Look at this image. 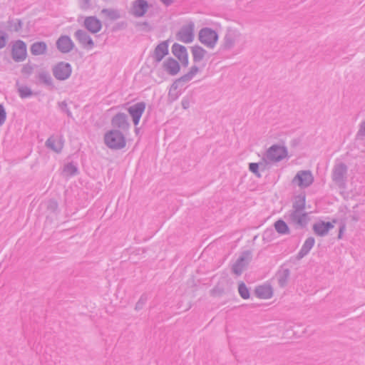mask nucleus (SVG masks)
I'll return each mask as SVG.
<instances>
[{
    "instance_id": "7c9ffc66",
    "label": "nucleus",
    "mask_w": 365,
    "mask_h": 365,
    "mask_svg": "<svg viewBox=\"0 0 365 365\" xmlns=\"http://www.w3.org/2000/svg\"><path fill=\"white\" fill-rule=\"evenodd\" d=\"M274 227L280 235H289L290 233L287 224L282 219L277 220L274 224Z\"/></svg>"
},
{
    "instance_id": "f03ea898",
    "label": "nucleus",
    "mask_w": 365,
    "mask_h": 365,
    "mask_svg": "<svg viewBox=\"0 0 365 365\" xmlns=\"http://www.w3.org/2000/svg\"><path fill=\"white\" fill-rule=\"evenodd\" d=\"M104 143L112 150H120L125 147L126 140L123 133L117 129L110 130L104 135Z\"/></svg>"
},
{
    "instance_id": "de8ad7c7",
    "label": "nucleus",
    "mask_w": 365,
    "mask_h": 365,
    "mask_svg": "<svg viewBox=\"0 0 365 365\" xmlns=\"http://www.w3.org/2000/svg\"><path fill=\"white\" fill-rule=\"evenodd\" d=\"M12 27L15 31H19L22 29L23 23L20 19H16Z\"/></svg>"
},
{
    "instance_id": "3c124183",
    "label": "nucleus",
    "mask_w": 365,
    "mask_h": 365,
    "mask_svg": "<svg viewBox=\"0 0 365 365\" xmlns=\"http://www.w3.org/2000/svg\"><path fill=\"white\" fill-rule=\"evenodd\" d=\"M58 207V204L56 201H51L48 208L52 209L53 210H55Z\"/></svg>"
},
{
    "instance_id": "0eeeda50",
    "label": "nucleus",
    "mask_w": 365,
    "mask_h": 365,
    "mask_svg": "<svg viewBox=\"0 0 365 365\" xmlns=\"http://www.w3.org/2000/svg\"><path fill=\"white\" fill-rule=\"evenodd\" d=\"M265 155L269 161L279 162L287 155V150L284 146L273 145L267 150Z\"/></svg>"
},
{
    "instance_id": "49530a36",
    "label": "nucleus",
    "mask_w": 365,
    "mask_h": 365,
    "mask_svg": "<svg viewBox=\"0 0 365 365\" xmlns=\"http://www.w3.org/2000/svg\"><path fill=\"white\" fill-rule=\"evenodd\" d=\"M181 105L183 109L186 110L190 108V99L189 97H184L182 99Z\"/></svg>"
},
{
    "instance_id": "ddd939ff",
    "label": "nucleus",
    "mask_w": 365,
    "mask_h": 365,
    "mask_svg": "<svg viewBox=\"0 0 365 365\" xmlns=\"http://www.w3.org/2000/svg\"><path fill=\"white\" fill-rule=\"evenodd\" d=\"M74 37L83 48L91 49L94 47V42L90 35L83 29H78L74 33Z\"/></svg>"
},
{
    "instance_id": "9d476101",
    "label": "nucleus",
    "mask_w": 365,
    "mask_h": 365,
    "mask_svg": "<svg viewBox=\"0 0 365 365\" xmlns=\"http://www.w3.org/2000/svg\"><path fill=\"white\" fill-rule=\"evenodd\" d=\"M12 58L16 62H21L26 59L27 56L26 44L21 40H17L12 46Z\"/></svg>"
},
{
    "instance_id": "2eb2a0df",
    "label": "nucleus",
    "mask_w": 365,
    "mask_h": 365,
    "mask_svg": "<svg viewBox=\"0 0 365 365\" xmlns=\"http://www.w3.org/2000/svg\"><path fill=\"white\" fill-rule=\"evenodd\" d=\"M57 49L62 53H68L71 51L75 44L67 35L61 36L56 42Z\"/></svg>"
},
{
    "instance_id": "4be33fe9",
    "label": "nucleus",
    "mask_w": 365,
    "mask_h": 365,
    "mask_svg": "<svg viewBox=\"0 0 365 365\" xmlns=\"http://www.w3.org/2000/svg\"><path fill=\"white\" fill-rule=\"evenodd\" d=\"M315 243V240L313 237H308L304 242L301 250L297 255V259H301L305 257L312 249Z\"/></svg>"
},
{
    "instance_id": "37998d69",
    "label": "nucleus",
    "mask_w": 365,
    "mask_h": 365,
    "mask_svg": "<svg viewBox=\"0 0 365 365\" xmlns=\"http://www.w3.org/2000/svg\"><path fill=\"white\" fill-rule=\"evenodd\" d=\"M58 106H59V108H61V110L67 114L68 117H69V118L72 117V113H71V110H69V108H68L67 103L65 101L59 103Z\"/></svg>"
},
{
    "instance_id": "c9c22d12",
    "label": "nucleus",
    "mask_w": 365,
    "mask_h": 365,
    "mask_svg": "<svg viewBox=\"0 0 365 365\" xmlns=\"http://www.w3.org/2000/svg\"><path fill=\"white\" fill-rule=\"evenodd\" d=\"M148 300V297L146 294H142L141 297H140L139 300L137 302L136 304H135V309L136 311H139L140 309H142L144 307V305L145 304L146 302Z\"/></svg>"
},
{
    "instance_id": "a878e982",
    "label": "nucleus",
    "mask_w": 365,
    "mask_h": 365,
    "mask_svg": "<svg viewBox=\"0 0 365 365\" xmlns=\"http://www.w3.org/2000/svg\"><path fill=\"white\" fill-rule=\"evenodd\" d=\"M305 204L306 195L304 193H301L294 197L291 210L304 211Z\"/></svg>"
},
{
    "instance_id": "7ed1b4c3",
    "label": "nucleus",
    "mask_w": 365,
    "mask_h": 365,
    "mask_svg": "<svg viewBox=\"0 0 365 365\" xmlns=\"http://www.w3.org/2000/svg\"><path fill=\"white\" fill-rule=\"evenodd\" d=\"M284 218L296 230L305 228L309 220V213L304 211L289 210Z\"/></svg>"
},
{
    "instance_id": "4c0bfd02",
    "label": "nucleus",
    "mask_w": 365,
    "mask_h": 365,
    "mask_svg": "<svg viewBox=\"0 0 365 365\" xmlns=\"http://www.w3.org/2000/svg\"><path fill=\"white\" fill-rule=\"evenodd\" d=\"M35 65H31L30 63H26L21 68V73L23 75L30 76L34 69Z\"/></svg>"
},
{
    "instance_id": "393cba45",
    "label": "nucleus",
    "mask_w": 365,
    "mask_h": 365,
    "mask_svg": "<svg viewBox=\"0 0 365 365\" xmlns=\"http://www.w3.org/2000/svg\"><path fill=\"white\" fill-rule=\"evenodd\" d=\"M47 48L44 41H36L31 44L30 51L34 56H41L46 53Z\"/></svg>"
},
{
    "instance_id": "c756f323",
    "label": "nucleus",
    "mask_w": 365,
    "mask_h": 365,
    "mask_svg": "<svg viewBox=\"0 0 365 365\" xmlns=\"http://www.w3.org/2000/svg\"><path fill=\"white\" fill-rule=\"evenodd\" d=\"M173 54L179 60L180 58L185 56V54H188L187 48L185 46L180 45L178 43H173L172 46Z\"/></svg>"
},
{
    "instance_id": "8fccbe9b",
    "label": "nucleus",
    "mask_w": 365,
    "mask_h": 365,
    "mask_svg": "<svg viewBox=\"0 0 365 365\" xmlns=\"http://www.w3.org/2000/svg\"><path fill=\"white\" fill-rule=\"evenodd\" d=\"M179 61L181 62L182 65L184 67H187L188 66V63H189L188 54H185V56H183L182 58H180Z\"/></svg>"
},
{
    "instance_id": "864d4df0",
    "label": "nucleus",
    "mask_w": 365,
    "mask_h": 365,
    "mask_svg": "<svg viewBox=\"0 0 365 365\" xmlns=\"http://www.w3.org/2000/svg\"><path fill=\"white\" fill-rule=\"evenodd\" d=\"M160 1L166 6L171 5L173 2V0H160Z\"/></svg>"
},
{
    "instance_id": "cd10ccee",
    "label": "nucleus",
    "mask_w": 365,
    "mask_h": 365,
    "mask_svg": "<svg viewBox=\"0 0 365 365\" xmlns=\"http://www.w3.org/2000/svg\"><path fill=\"white\" fill-rule=\"evenodd\" d=\"M38 79L40 83L44 84L47 87L53 89L54 88L53 79L48 71H41L38 74Z\"/></svg>"
},
{
    "instance_id": "4468645a",
    "label": "nucleus",
    "mask_w": 365,
    "mask_h": 365,
    "mask_svg": "<svg viewBox=\"0 0 365 365\" xmlns=\"http://www.w3.org/2000/svg\"><path fill=\"white\" fill-rule=\"evenodd\" d=\"M111 125L113 128L120 131L128 130L130 127L127 115L121 112L118 113L112 118Z\"/></svg>"
},
{
    "instance_id": "ea45409f",
    "label": "nucleus",
    "mask_w": 365,
    "mask_h": 365,
    "mask_svg": "<svg viewBox=\"0 0 365 365\" xmlns=\"http://www.w3.org/2000/svg\"><path fill=\"white\" fill-rule=\"evenodd\" d=\"M8 36L6 33L0 29V49L4 48L6 45Z\"/></svg>"
},
{
    "instance_id": "5fc2aeb1",
    "label": "nucleus",
    "mask_w": 365,
    "mask_h": 365,
    "mask_svg": "<svg viewBox=\"0 0 365 365\" xmlns=\"http://www.w3.org/2000/svg\"><path fill=\"white\" fill-rule=\"evenodd\" d=\"M347 167L345 164H344V174L346 172Z\"/></svg>"
},
{
    "instance_id": "a211bd4d",
    "label": "nucleus",
    "mask_w": 365,
    "mask_h": 365,
    "mask_svg": "<svg viewBox=\"0 0 365 365\" xmlns=\"http://www.w3.org/2000/svg\"><path fill=\"white\" fill-rule=\"evenodd\" d=\"M83 25L85 28L92 34L99 32L102 28L101 21L94 16L86 17Z\"/></svg>"
},
{
    "instance_id": "9b49d317",
    "label": "nucleus",
    "mask_w": 365,
    "mask_h": 365,
    "mask_svg": "<svg viewBox=\"0 0 365 365\" xmlns=\"http://www.w3.org/2000/svg\"><path fill=\"white\" fill-rule=\"evenodd\" d=\"M145 103L141 101L130 106L128 108V112L131 116L135 126H137L138 125L141 116L145 110Z\"/></svg>"
},
{
    "instance_id": "72a5a7b5",
    "label": "nucleus",
    "mask_w": 365,
    "mask_h": 365,
    "mask_svg": "<svg viewBox=\"0 0 365 365\" xmlns=\"http://www.w3.org/2000/svg\"><path fill=\"white\" fill-rule=\"evenodd\" d=\"M19 95L21 98H29L33 95L30 88L26 86H21L18 88Z\"/></svg>"
},
{
    "instance_id": "f3484780",
    "label": "nucleus",
    "mask_w": 365,
    "mask_h": 365,
    "mask_svg": "<svg viewBox=\"0 0 365 365\" xmlns=\"http://www.w3.org/2000/svg\"><path fill=\"white\" fill-rule=\"evenodd\" d=\"M163 70L170 76H175L177 75L180 70V66L179 62L173 58V57L168 58L163 63Z\"/></svg>"
},
{
    "instance_id": "a18cd8bd",
    "label": "nucleus",
    "mask_w": 365,
    "mask_h": 365,
    "mask_svg": "<svg viewBox=\"0 0 365 365\" xmlns=\"http://www.w3.org/2000/svg\"><path fill=\"white\" fill-rule=\"evenodd\" d=\"M266 156L262 158V160L259 162V170L264 171L269 168V163L267 161Z\"/></svg>"
},
{
    "instance_id": "f8f14e48",
    "label": "nucleus",
    "mask_w": 365,
    "mask_h": 365,
    "mask_svg": "<svg viewBox=\"0 0 365 365\" xmlns=\"http://www.w3.org/2000/svg\"><path fill=\"white\" fill-rule=\"evenodd\" d=\"M240 33L236 29H228L223 38L222 48L230 50L240 38Z\"/></svg>"
},
{
    "instance_id": "603ef678",
    "label": "nucleus",
    "mask_w": 365,
    "mask_h": 365,
    "mask_svg": "<svg viewBox=\"0 0 365 365\" xmlns=\"http://www.w3.org/2000/svg\"><path fill=\"white\" fill-rule=\"evenodd\" d=\"M343 234H342V223H340L339 225V233H338V238L341 239L342 238Z\"/></svg>"
},
{
    "instance_id": "20e7f679",
    "label": "nucleus",
    "mask_w": 365,
    "mask_h": 365,
    "mask_svg": "<svg viewBox=\"0 0 365 365\" xmlns=\"http://www.w3.org/2000/svg\"><path fill=\"white\" fill-rule=\"evenodd\" d=\"M199 41L209 48H213L218 41L217 33L211 28L204 27L198 34Z\"/></svg>"
},
{
    "instance_id": "f257e3e1",
    "label": "nucleus",
    "mask_w": 365,
    "mask_h": 365,
    "mask_svg": "<svg viewBox=\"0 0 365 365\" xmlns=\"http://www.w3.org/2000/svg\"><path fill=\"white\" fill-rule=\"evenodd\" d=\"M198 71L199 68L195 65L192 66L187 73L176 79L173 83L168 95V99L170 103L175 101L180 96L181 93L178 91L180 83H187L191 81Z\"/></svg>"
},
{
    "instance_id": "5701e85b",
    "label": "nucleus",
    "mask_w": 365,
    "mask_h": 365,
    "mask_svg": "<svg viewBox=\"0 0 365 365\" xmlns=\"http://www.w3.org/2000/svg\"><path fill=\"white\" fill-rule=\"evenodd\" d=\"M332 179L339 187L342 186V160L340 159L336 160L333 169Z\"/></svg>"
},
{
    "instance_id": "2f4dec72",
    "label": "nucleus",
    "mask_w": 365,
    "mask_h": 365,
    "mask_svg": "<svg viewBox=\"0 0 365 365\" xmlns=\"http://www.w3.org/2000/svg\"><path fill=\"white\" fill-rule=\"evenodd\" d=\"M101 14L105 15L111 21H115L120 18V14L118 10L113 9H103Z\"/></svg>"
},
{
    "instance_id": "dca6fc26",
    "label": "nucleus",
    "mask_w": 365,
    "mask_h": 365,
    "mask_svg": "<svg viewBox=\"0 0 365 365\" xmlns=\"http://www.w3.org/2000/svg\"><path fill=\"white\" fill-rule=\"evenodd\" d=\"M168 42L169 40L163 41L155 48L152 57L156 63H160L168 54Z\"/></svg>"
},
{
    "instance_id": "6e6d98bb",
    "label": "nucleus",
    "mask_w": 365,
    "mask_h": 365,
    "mask_svg": "<svg viewBox=\"0 0 365 365\" xmlns=\"http://www.w3.org/2000/svg\"><path fill=\"white\" fill-rule=\"evenodd\" d=\"M343 229H344V230H345V225L344 224Z\"/></svg>"
},
{
    "instance_id": "aec40b11",
    "label": "nucleus",
    "mask_w": 365,
    "mask_h": 365,
    "mask_svg": "<svg viewBox=\"0 0 365 365\" xmlns=\"http://www.w3.org/2000/svg\"><path fill=\"white\" fill-rule=\"evenodd\" d=\"M255 295L259 299H270L272 297V288L269 284L259 285L255 287Z\"/></svg>"
},
{
    "instance_id": "09e8293b",
    "label": "nucleus",
    "mask_w": 365,
    "mask_h": 365,
    "mask_svg": "<svg viewBox=\"0 0 365 365\" xmlns=\"http://www.w3.org/2000/svg\"><path fill=\"white\" fill-rule=\"evenodd\" d=\"M224 292L223 289L218 287H215L212 290H211V294L213 296H220L222 294V293Z\"/></svg>"
},
{
    "instance_id": "bb28decb",
    "label": "nucleus",
    "mask_w": 365,
    "mask_h": 365,
    "mask_svg": "<svg viewBox=\"0 0 365 365\" xmlns=\"http://www.w3.org/2000/svg\"><path fill=\"white\" fill-rule=\"evenodd\" d=\"M192 54L193 61L195 63H199L204 58L207 51L202 47L195 45L192 47Z\"/></svg>"
},
{
    "instance_id": "e433bc0d",
    "label": "nucleus",
    "mask_w": 365,
    "mask_h": 365,
    "mask_svg": "<svg viewBox=\"0 0 365 365\" xmlns=\"http://www.w3.org/2000/svg\"><path fill=\"white\" fill-rule=\"evenodd\" d=\"M249 170L251 173H254L257 178L261 177L259 173V165L257 163H250L249 164Z\"/></svg>"
},
{
    "instance_id": "39448f33",
    "label": "nucleus",
    "mask_w": 365,
    "mask_h": 365,
    "mask_svg": "<svg viewBox=\"0 0 365 365\" xmlns=\"http://www.w3.org/2000/svg\"><path fill=\"white\" fill-rule=\"evenodd\" d=\"M53 76L58 81L68 79L72 73V67L69 63L61 61L57 63L52 68Z\"/></svg>"
},
{
    "instance_id": "412c9836",
    "label": "nucleus",
    "mask_w": 365,
    "mask_h": 365,
    "mask_svg": "<svg viewBox=\"0 0 365 365\" xmlns=\"http://www.w3.org/2000/svg\"><path fill=\"white\" fill-rule=\"evenodd\" d=\"M333 227L334 225L330 222H317L313 225V230L316 235L324 236Z\"/></svg>"
},
{
    "instance_id": "a19ab883",
    "label": "nucleus",
    "mask_w": 365,
    "mask_h": 365,
    "mask_svg": "<svg viewBox=\"0 0 365 365\" xmlns=\"http://www.w3.org/2000/svg\"><path fill=\"white\" fill-rule=\"evenodd\" d=\"M6 112L3 104H0V126L4 124L6 120Z\"/></svg>"
},
{
    "instance_id": "6ab92c4d",
    "label": "nucleus",
    "mask_w": 365,
    "mask_h": 365,
    "mask_svg": "<svg viewBox=\"0 0 365 365\" xmlns=\"http://www.w3.org/2000/svg\"><path fill=\"white\" fill-rule=\"evenodd\" d=\"M148 6L147 1L135 0L133 2L131 13L135 17L143 16L147 12Z\"/></svg>"
},
{
    "instance_id": "c85d7f7f",
    "label": "nucleus",
    "mask_w": 365,
    "mask_h": 365,
    "mask_svg": "<svg viewBox=\"0 0 365 365\" xmlns=\"http://www.w3.org/2000/svg\"><path fill=\"white\" fill-rule=\"evenodd\" d=\"M290 275V270L288 268L279 270L277 274L278 284L280 287H284Z\"/></svg>"
},
{
    "instance_id": "473e14b6",
    "label": "nucleus",
    "mask_w": 365,
    "mask_h": 365,
    "mask_svg": "<svg viewBox=\"0 0 365 365\" xmlns=\"http://www.w3.org/2000/svg\"><path fill=\"white\" fill-rule=\"evenodd\" d=\"M63 173L67 176H74L78 173V169L72 162L66 164L63 167Z\"/></svg>"
},
{
    "instance_id": "1a4fd4ad",
    "label": "nucleus",
    "mask_w": 365,
    "mask_h": 365,
    "mask_svg": "<svg viewBox=\"0 0 365 365\" xmlns=\"http://www.w3.org/2000/svg\"><path fill=\"white\" fill-rule=\"evenodd\" d=\"M314 182L313 175L309 170H300L297 172L292 180L293 184H297L300 187H307Z\"/></svg>"
},
{
    "instance_id": "6e6552de",
    "label": "nucleus",
    "mask_w": 365,
    "mask_h": 365,
    "mask_svg": "<svg viewBox=\"0 0 365 365\" xmlns=\"http://www.w3.org/2000/svg\"><path fill=\"white\" fill-rule=\"evenodd\" d=\"M194 28L193 22L182 26L176 34V38L185 43H191L194 39Z\"/></svg>"
},
{
    "instance_id": "79ce46f5",
    "label": "nucleus",
    "mask_w": 365,
    "mask_h": 365,
    "mask_svg": "<svg viewBox=\"0 0 365 365\" xmlns=\"http://www.w3.org/2000/svg\"><path fill=\"white\" fill-rule=\"evenodd\" d=\"M365 136V120L359 125V129L356 133L357 139H362Z\"/></svg>"
},
{
    "instance_id": "423d86ee",
    "label": "nucleus",
    "mask_w": 365,
    "mask_h": 365,
    "mask_svg": "<svg viewBox=\"0 0 365 365\" xmlns=\"http://www.w3.org/2000/svg\"><path fill=\"white\" fill-rule=\"evenodd\" d=\"M252 254L250 250H246L241 253L240 256L236 260L232 267V271L234 274L240 276L243 272L244 269L249 264L252 260Z\"/></svg>"
},
{
    "instance_id": "f704fd0d",
    "label": "nucleus",
    "mask_w": 365,
    "mask_h": 365,
    "mask_svg": "<svg viewBox=\"0 0 365 365\" xmlns=\"http://www.w3.org/2000/svg\"><path fill=\"white\" fill-rule=\"evenodd\" d=\"M238 292L240 295V297L244 299H247L250 298V291L246 284L241 282L238 285Z\"/></svg>"
},
{
    "instance_id": "b1692460",
    "label": "nucleus",
    "mask_w": 365,
    "mask_h": 365,
    "mask_svg": "<svg viewBox=\"0 0 365 365\" xmlns=\"http://www.w3.org/2000/svg\"><path fill=\"white\" fill-rule=\"evenodd\" d=\"M45 145L48 148L56 153H60L63 147V142L61 140H57L53 135H51L46 140Z\"/></svg>"
},
{
    "instance_id": "58836bf2",
    "label": "nucleus",
    "mask_w": 365,
    "mask_h": 365,
    "mask_svg": "<svg viewBox=\"0 0 365 365\" xmlns=\"http://www.w3.org/2000/svg\"><path fill=\"white\" fill-rule=\"evenodd\" d=\"M136 27H139L141 31H150L153 28L147 21L137 22L135 24Z\"/></svg>"
},
{
    "instance_id": "c03bdc74",
    "label": "nucleus",
    "mask_w": 365,
    "mask_h": 365,
    "mask_svg": "<svg viewBox=\"0 0 365 365\" xmlns=\"http://www.w3.org/2000/svg\"><path fill=\"white\" fill-rule=\"evenodd\" d=\"M81 9L86 11L91 7V0H79Z\"/></svg>"
}]
</instances>
